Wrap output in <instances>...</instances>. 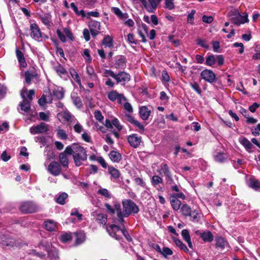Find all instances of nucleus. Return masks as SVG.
<instances>
[{
	"mask_svg": "<svg viewBox=\"0 0 260 260\" xmlns=\"http://www.w3.org/2000/svg\"><path fill=\"white\" fill-rule=\"evenodd\" d=\"M48 131V125L44 122H41L39 124L34 125L29 128V132L31 135L42 134Z\"/></svg>",
	"mask_w": 260,
	"mask_h": 260,
	"instance_id": "9d476101",
	"label": "nucleus"
},
{
	"mask_svg": "<svg viewBox=\"0 0 260 260\" xmlns=\"http://www.w3.org/2000/svg\"><path fill=\"white\" fill-rule=\"evenodd\" d=\"M19 208L24 213H30L37 211L39 207L35 203L28 201L22 203Z\"/></svg>",
	"mask_w": 260,
	"mask_h": 260,
	"instance_id": "0eeeda50",
	"label": "nucleus"
},
{
	"mask_svg": "<svg viewBox=\"0 0 260 260\" xmlns=\"http://www.w3.org/2000/svg\"><path fill=\"white\" fill-rule=\"evenodd\" d=\"M48 171L54 176H58L61 172L60 164L56 161H52L48 167Z\"/></svg>",
	"mask_w": 260,
	"mask_h": 260,
	"instance_id": "ddd939ff",
	"label": "nucleus"
},
{
	"mask_svg": "<svg viewBox=\"0 0 260 260\" xmlns=\"http://www.w3.org/2000/svg\"><path fill=\"white\" fill-rule=\"evenodd\" d=\"M24 76L25 82L28 84H29L31 83L32 79L35 77L34 75L30 73L29 71L26 72Z\"/></svg>",
	"mask_w": 260,
	"mask_h": 260,
	"instance_id": "13d9d810",
	"label": "nucleus"
},
{
	"mask_svg": "<svg viewBox=\"0 0 260 260\" xmlns=\"http://www.w3.org/2000/svg\"><path fill=\"white\" fill-rule=\"evenodd\" d=\"M96 220L101 224H105L107 220V215L103 213L97 215Z\"/></svg>",
	"mask_w": 260,
	"mask_h": 260,
	"instance_id": "09e8293b",
	"label": "nucleus"
},
{
	"mask_svg": "<svg viewBox=\"0 0 260 260\" xmlns=\"http://www.w3.org/2000/svg\"><path fill=\"white\" fill-rule=\"evenodd\" d=\"M54 70L59 76L64 75L67 74L66 69L60 64L54 67Z\"/></svg>",
	"mask_w": 260,
	"mask_h": 260,
	"instance_id": "3c124183",
	"label": "nucleus"
},
{
	"mask_svg": "<svg viewBox=\"0 0 260 260\" xmlns=\"http://www.w3.org/2000/svg\"><path fill=\"white\" fill-rule=\"evenodd\" d=\"M162 178L158 176L154 175L152 177L151 183L154 186H156V185L162 183Z\"/></svg>",
	"mask_w": 260,
	"mask_h": 260,
	"instance_id": "6e6d98bb",
	"label": "nucleus"
},
{
	"mask_svg": "<svg viewBox=\"0 0 260 260\" xmlns=\"http://www.w3.org/2000/svg\"><path fill=\"white\" fill-rule=\"evenodd\" d=\"M214 158L216 161L223 162L226 160L227 156L225 154L219 152L215 155Z\"/></svg>",
	"mask_w": 260,
	"mask_h": 260,
	"instance_id": "37998d69",
	"label": "nucleus"
},
{
	"mask_svg": "<svg viewBox=\"0 0 260 260\" xmlns=\"http://www.w3.org/2000/svg\"><path fill=\"white\" fill-rule=\"evenodd\" d=\"M149 4L147 3L145 9L150 13H153L159 4L156 0H148Z\"/></svg>",
	"mask_w": 260,
	"mask_h": 260,
	"instance_id": "bb28decb",
	"label": "nucleus"
},
{
	"mask_svg": "<svg viewBox=\"0 0 260 260\" xmlns=\"http://www.w3.org/2000/svg\"><path fill=\"white\" fill-rule=\"evenodd\" d=\"M170 203L175 211H178L181 207V202L178 199L170 198Z\"/></svg>",
	"mask_w": 260,
	"mask_h": 260,
	"instance_id": "4c0bfd02",
	"label": "nucleus"
},
{
	"mask_svg": "<svg viewBox=\"0 0 260 260\" xmlns=\"http://www.w3.org/2000/svg\"><path fill=\"white\" fill-rule=\"evenodd\" d=\"M97 192L99 194L104 197L105 200L110 199L112 198L111 192L106 188H101L98 190Z\"/></svg>",
	"mask_w": 260,
	"mask_h": 260,
	"instance_id": "7c9ffc66",
	"label": "nucleus"
},
{
	"mask_svg": "<svg viewBox=\"0 0 260 260\" xmlns=\"http://www.w3.org/2000/svg\"><path fill=\"white\" fill-rule=\"evenodd\" d=\"M39 17L44 25L48 27L51 26L52 16L49 13H46L40 15Z\"/></svg>",
	"mask_w": 260,
	"mask_h": 260,
	"instance_id": "a211bd4d",
	"label": "nucleus"
},
{
	"mask_svg": "<svg viewBox=\"0 0 260 260\" xmlns=\"http://www.w3.org/2000/svg\"><path fill=\"white\" fill-rule=\"evenodd\" d=\"M88 26L92 36L95 37L99 34L101 29L100 22L96 21H91L89 22Z\"/></svg>",
	"mask_w": 260,
	"mask_h": 260,
	"instance_id": "4468645a",
	"label": "nucleus"
},
{
	"mask_svg": "<svg viewBox=\"0 0 260 260\" xmlns=\"http://www.w3.org/2000/svg\"><path fill=\"white\" fill-rule=\"evenodd\" d=\"M68 195L65 192L61 193L56 199V202L60 205L65 204V200L68 198Z\"/></svg>",
	"mask_w": 260,
	"mask_h": 260,
	"instance_id": "8fccbe9b",
	"label": "nucleus"
},
{
	"mask_svg": "<svg viewBox=\"0 0 260 260\" xmlns=\"http://www.w3.org/2000/svg\"><path fill=\"white\" fill-rule=\"evenodd\" d=\"M124 109L128 113H132L133 112V108L131 104L127 101L123 102L122 104Z\"/></svg>",
	"mask_w": 260,
	"mask_h": 260,
	"instance_id": "864d4df0",
	"label": "nucleus"
},
{
	"mask_svg": "<svg viewBox=\"0 0 260 260\" xmlns=\"http://www.w3.org/2000/svg\"><path fill=\"white\" fill-rule=\"evenodd\" d=\"M16 54L17 59L21 66V67L24 68L26 66V62L25 61L23 53L18 50V49L16 50Z\"/></svg>",
	"mask_w": 260,
	"mask_h": 260,
	"instance_id": "cd10ccee",
	"label": "nucleus"
},
{
	"mask_svg": "<svg viewBox=\"0 0 260 260\" xmlns=\"http://www.w3.org/2000/svg\"><path fill=\"white\" fill-rule=\"evenodd\" d=\"M108 171L111 175V180L113 181L117 180L120 176L119 171L112 166L108 167Z\"/></svg>",
	"mask_w": 260,
	"mask_h": 260,
	"instance_id": "f3484780",
	"label": "nucleus"
},
{
	"mask_svg": "<svg viewBox=\"0 0 260 260\" xmlns=\"http://www.w3.org/2000/svg\"><path fill=\"white\" fill-rule=\"evenodd\" d=\"M201 237L205 242H211L213 240V236L212 233L209 231L201 233Z\"/></svg>",
	"mask_w": 260,
	"mask_h": 260,
	"instance_id": "473e14b6",
	"label": "nucleus"
},
{
	"mask_svg": "<svg viewBox=\"0 0 260 260\" xmlns=\"http://www.w3.org/2000/svg\"><path fill=\"white\" fill-rule=\"evenodd\" d=\"M191 211V208L186 204H183L180 208V212L185 217L189 216Z\"/></svg>",
	"mask_w": 260,
	"mask_h": 260,
	"instance_id": "c9c22d12",
	"label": "nucleus"
},
{
	"mask_svg": "<svg viewBox=\"0 0 260 260\" xmlns=\"http://www.w3.org/2000/svg\"><path fill=\"white\" fill-rule=\"evenodd\" d=\"M72 117V116L71 113L68 111H64L58 114V117L59 119L62 118L66 121H70L71 120Z\"/></svg>",
	"mask_w": 260,
	"mask_h": 260,
	"instance_id": "a19ab883",
	"label": "nucleus"
},
{
	"mask_svg": "<svg viewBox=\"0 0 260 260\" xmlns=\"http://www.w3.org/2000/svg\"><path fill=\"white\" fill-rule=\"evenodd\" d=\"M103 44L108 48H112L113 46V41L110 36H106L103 41Z\"/></svg>",
	"mask_w": 260,
	"mask_h": 260,
	"instance_id": "ea45409f",
	"label": "nucleus"
},
{
	"mask_svg": "<svg viewBox=\"0 0 260 260\" xmlns=\"http://www.w3.org/2000/svg\"><path fill=\"white\" fill-rule=\"evenodd\" d=\"M235 209L237 211H245L248 208V205L242 203L241 201H237L234 204Z\"/></svg>",
	"mask_w": 260,
	"mask_h": 260,
	"instance_id": "58836bf2",
	"label": "nucleus"
},
{
	"mask_svg": "<svg viewBox=\"0 0 260 260\" xmlns=\"http://www.w3.org/2000/svg\"><path fill=\"white\" fill-rule=\"evenodd\" d=\"M112 12L117 16L120 19L127 18L128 17L127 13H123L119 8L117 7H112L111 8Z\"/></svg>",
	"mask_w": 260,
	"mask_h": 260,
	"instance_id": "2f4dec72",
	"label": "nucleus"
},
{
	"mask_svg": "<svg viewBox=\"0 0 260 260\" xmlns=\"http://www.w3.org/2000/svg\"><path fill=\"white\" fill-rule=\"evenodd\" d=\"M161 80L162 82H169L170 80V76L166 71L161 72Z\"/></svg>",
	"mask_w": 260,
	"mask_h": 260,
	"instance_id": "0e129e2a",
	"label": "nucleus"
},
{
	"mask_svg": "<svg viewBox=\"0 0 260 260\" xmlns=\"http://www.w3.org/2000/svg\"><path fill=\"white\" fill-rule=\"evenodd\" d=\"M25 93H27V89L23 87L20 94L21 98L23 99V101L20 103L19 106L20 107V110L27 114L31 112L30 103L25 98Z\"/></svg>",
	"mask_w": 260,
	"mask_h": 260,
	"instance_id": "423d86ee",
	"label": "nucleus"
},
{
	"mask_svg": "<svg viewBox=\"0 0 260 260\" xmlns=\"http://www.w3.org/2000/svg\"><path fill=\"white\" fill-rule=\"evenodd\" d=\"M114 79L117 83H120L122 85H124L125 83L128 82L131 79V76L125 72H120L115 75Z\"/></svg>",
	"mask_w": 260,
	"mask_h": 260,
	"instance_id": "9b49d317",
	"label": "nucleus"
},
{
	"mask_svg": "<svg viewBox=\"0 0 260 260\" xmlns=\"http://www.w3.org/2000/svg\"><path fill=\"white\" fill-rule=\"evenodd\" d=\"M86 71L88 75L89 76L90 78L92 80H95L97 79V76L94 72V71L93 68L89 65L87 66L86 67Z\"/></svg>",
	"mask_w": 260,
	"mask_h": 260,
	"instance_id": "79ce46f5",
	"label": "nucleus"
},
{
	"mask_svg": "<svg viewBox=\"0 0 260 260\" xmlns=\"http://www.w3.org/2000/svg\"><path fill=\"white\" fill-rule=\"evenodd\" d=\"M228 16L231 17L232 23L238 26L248 22L247 15L242 16L236 10L230 11Z\"/></svg>",
	"mask_w": 260,
	"mask_h": 260,
	"instance_id": "39448f33",
	"label": "nucleus"
},
{
	"mask_svg": "<svg viewBox=\"0 0 260 260\" xmlns=\"http://www.w3.org/2000/svg\"><path fill=\"white\" fill-rule=\"evenodd\" d=\"M108 99L111 102L117 101L119 104L122 105L123 102L127 101L123 94L118 93L116 90H112L108 93Z\"/></svg>",
	"mask_w": 260,
	"mask_h": 260,
	"instance_id": "6e6552de",
	"label": "nucleus"
},
{
	"mask_svg": "<svg viewBox=\"0 0 260 260\" xmlns=\"http://www.w3.org/2000/svg\"><path fill=\"white\" fill-rule=\"evenodd\" d=\"M123 211L121 210L120 204L116 201L113 202V206H112L109 203H105L106 211L111 215L115 213L117 215L116 223L122 224L124 222V217H127L131 214H135L139 212L138 206L130 199H124L122 202Z\"/></svg>",
	"mask_w": 260,
	"mask_h": 260,
	"instance_id": "f257e3e1",
	"label": "nucleus"
},
{
	"mask_svg": "<svg viewBox=\"0 0 260 260\" xmlns=\"http://www.w3.org/2000/svg\"><path fill=\"white\" fill-rule=\"evenodd\" d=\"M44 226L45 229L49 231H54L57 229L56 223L51 220L45 221Z\"/></svg>",
	"mask_w": 260,
	"mask_h": 260,
	"instance_id": "393cba45",
	"label": "nucleus"
},
{
	"mask_svg": "<svg viewBox=\"0 0 260 260\" xmlns=\"http://www.w3.org/2000/svg\"><path fill=\"white\" fill-rule=\"evenodd\" d=\"M76 239V243L77 244H80L85 240V233L82 231L77 232L75 233Z\"/></svg>",
	"mask_w": 260,
	"mask_h": 260,
	"instance_id": "e433bc0d",
	"label": "nucleus"
},
{
	"mask_svg": "<svg viewBox=\"0 0 260 260\" xmlns=\"http://www.w3.org/2000/svg\"><path fill=\"white\" fill-rule=\"evenodd\" d=\"M138 34L142 39L143 43H146L147 40L146 39V35H148V28L146 24H143L141 27L138 29Z\"/></svg>",
	"mask_w": 260,
	"mask_h": 260,
	"instance_id": "6ab92c4d",
	"label": "nucleus"
},
{
	"mask_svg": "<svg viewBox=\"0 0 260 260\" xmlns=\"http://www.w3.org/2000/svg\"><path fill=\"white\" fill-rule=\"evenodd\" d=\"M3 244L4 245H6L7 246H10V247H19L20 246V243L18 242H16L14 239H6L5 240H3L2 241H0V244Z\"/></svg>",
	"mask_w": 260,
	"mask_h": 260,
	"instance_id": "c85d7f7f",
	"label": "nucleus"
},
{
	"mask_svg": "<svg viewBox=\"0 0 260 260\" xmlns=\"http://www.w3.org/2000/svg\"><path fill=\"white\" fill-rule=\"evenodd\" d=\"M190 86L195 90L198 94H201L202 90L197 82H194L190 83Z\"/></svg>",
	"mask_w": 260,
	"mask_h": 260,
	"instance_id": "69168bd1",
	"label": "nucleus"
},
{
	"mask_svg": "<svg viewBox=\"0 0 260 260\" xmlns=\"http://www.w3.org/2000/svg\"><path fill=\"white\" fill-rule=\"evenodd\" d=\"M114 66L116 68L123 69L126 67V60L125 56L118 55L114 58Z\"/></svg>",
	"mask_w": 260,
	"mask_h": 260,
	"instance_id": "dca6fc26",
	"label": "nucleus"
},
{
	"mask_svg": "<svg viewBox=\"0 0 260 260\" xmlns=\"http://www.w3.org/2000/svg\"><path fill=\"white\" fill-rule=\"evenodd\" d=\"M115 75L116 74L112 70L106 69L104 70L103 75L106 77H111L114 79Z\"/></svg>",
	"mask_w": 260,
	"mask_h": 260,
	"instance_id": "774afa93",
	"label": "nucleus"
},
{
	"mask_svg": "<svg viewBox=\"0 0 260 260\" xmlns=\"http://www.w3.org/2000/svg\"><path fill=\"white\" fill-rule=\"evenodd\" d=\"M64 152L69 155L72 154L76 166H80L82 162L87 159V155L85 149L78 144L74 143L66 147Z\"/></svg>",
	"mask_w": 260,
	"mask_h": 260,
	"instance_id": "f03ea898",
	"label": "nucleus"
},
{
	"mask_svg": "<svg viewBox=\"0 0 260 260\" xmlns=\"http://www.w3.org/2000/svg\"><path fill=\"white\" fill-rule=\"evenodd\" d=\"M94 117L99 121L102 122L104 120V116L102 115V113L99 110H95L94 112Z\"/></svg>",
	"mask_w": 260,
	"mask_h": 260,
	"instance_id": "338daca9",
	"label": "nucleus"
},
{
	"mask_svg": "<svg viewBox=\"0 0 260 260\" xmlns=\"http://www.w3.org/2000/svg\"><path fill=\"white\" fill-rule=\"evenodd\" d=\"M67 153L64 151V152L61 153L59 155V158L60 164L63 167L68 168L69 165V160L66 155Z\"/></svg>",
	"mask_w": 260,
	"mask_h": 260,
	"instance_id": "f704fd0d",
	"label": "nucleus"
},
{
	"mask_svg": "<svg viewBox=\"0 0 260 260\" xmlns=\"http://www.w3.org/2000/svg\"><path fill=\"white\" fill-rule=\"evenodd\" d=\"M164 257H167L169 255L173 254V251L168 247H164L160 252Z\"/></svg>",
	"mask_w": 260,
	"mask_h": 260,
	"instance_id": "5fc2aeb1",
	"label": "nucleus"
},
{
	"mask_svg": "<svg viewBox=\"0 0 260 260\" xmlns=\"http://www.w3.org/2000/svg\"><path fill=\"white\" fill-rule=\"evenodd\" d=\"M57 135L58 137L62 140H66L68 139V135L63 129L60 128L57 129Z\"/></svg>",
	"mask_w": 260,
	"mask_h": 260,
	"instance_id": "4d7b16f0",
	"label": "nucleus"
},
{
	"mask_svg": "<svg viewBox=\"0 0 260 260\" xmlns=\"http://www.w3.org/2000/svg\"><path fill=\"white\" fill-rule=\"evenodd\" d=\"M248 186L256 191H260V181L254 178H250Z\"/></svg>",
	"mask_w": 260,
	"mask_h": 260,
	"instance_id": "b1692460",
	"label": "nucleus"
},
{
	"mask_svg": "<svg viewBox=\"0 0 260 260\" xmlns=\"http://www.w3.org/2000/svg\"><path fill=\"white\" fill-rule=\"evenodd\" d=\"M115 126L118 131H120L123 127L118 119L116 118L112 119V126Z\"/></svg>",
	"mask_w": 260,
	"mask_h": 260,
	"instance_id": "bf43d9fd",
	"label": "nucleus"
},
{
	"mask_svg": "<svg viewBox=\"0 0 260 260\" xmlns=\"http://www.w3.org/2000/svg\"><path fill=\"white\" fill-rule=\"evenodd\" d=\"M39 247L41 248L42 247L47 252L50 260L59 259L58 251L55 247L52 246L50 242L45 239L43 240L40 242Z\"/></svg>",
	"mask_w": 260,
	"mask_h": 260,
	"instance_id": "20e7f679",
	"label": "nucleus"
},
{
	"mask_svg": "<svg viewBox=\"0 0 260 260\" xmlns=\"http://www.w3.org/2000/svg\"><path fill=\"white\" fill-rule=\"evenodd\" d=\"M71 216H75L77 218V221H80L82 220V214L79 213L77 209H73L71 212Z\"/></svg>",
	"mask_w": 260,
	"mask_h": 260,
	"instance_id": "e2e57ef3",
	"label": "nucleus"
},
{
	"mask_svg": "<svg viewBox=\"0 0 260 260\" xmlns=\"http://www.w3.org/2000/svg\"><path fill=\"white\" fill-rule=\"evenodd\" d=\"M189 216L190 220L193 222H198L200 220V214L197 210H192Z\"/></svg>",
	"mask_w": 260,
	"mask_h": 260,
	"instance_id": "72a5a7b5",
	"label": "nucleus"
},
{
	"mask_svg": "<svg viewBox=\"0 0 260 260\" xmlns=\"http://www.w3.org/2000/svg\"><path fill=\"white\" fill-rule=\"evenodd\" d=\"M175 243L176 245L179 247V248L186 252H188L189 251L188 249L186 247V246L183 243V242L179 239H176L175 240Z\"/></svg>",
	"mask_w": 260,
	"mask_h": 260,
	"instance_id": "de8ad7c7",
	"label": "nucleus"
},
{
	"mask_svg": "<svg viewBox=\"0 0 260 260\" xmlns=\"http://www.w3.org/2000/svg\"><path fill=\"white\" fill-rule=\"evenodd\" d=\"M181 235L184 241L187 243L189 247L192 249L193 246L191 241L190 236L188 230L186 229L183 230L181 232Z\"/></svg>",
	"mask_w": 260,
	"mask_h": 260,
	"instance_id": "a878e982",
	"label": "nucleus"
},
{
	"mask_svg": "<svg viewBox=\"0 0 260 260\" xmlns=\"http://www.w3.org/2000/svg\"><path fill=\"white\" fill-rule=\"evenodd\" d=\"M71 7L77 15L79 16H82V17H84L85 16L84 10L82 9L80 11H79L78 7L75 3H72L71 4Z\"/></svg>",
	"mask_w": 260,
	"mask_h": 260,
	"instance_id": "603ef678",
	"label": "nucleus"
},
{
	"mask_svg": "<svg viewBox=\"0 0 260 260\" xmlns=\"http://www.w3.org/2000/svg\"><path fill=\"white\" fill-rule=\"evenodd\" d=\"M109 156L111 160L114 162H118L122 159L121 154L116 151H111L109 154Z\"/></svg>",
	"mask_w": 260,
	"mask_h": 260,
	"instance_id": "c756f323",
	"label": "nucleus"
},
{
	"mask_svg": "<svg viewBox=\"0 0 260 260\" xmlns=\"http://www.w3.org/2000/svg\"><path fill=\"white\" fill-rule=\"evenodd\" d=\"M158 172L161 175L164 174L165 176L167 177L168 180H171L172 181L171 173L170 172L169 167L166 164H163L161 165Z\"/></svg>",
	"mask_w": 260,
	"mask_h": 260,
	"instance_id": "412c9836",
	"label": "nucleus"
},
{
	"mask_svg": "<svg viewBox=\"0 0 260 260\" xmlns=\"http://www.w3.org/2000/svg\"><path fill=\"white\" fill-rule=\"evenodd\" d=\"M150 113L151 111L146 106H142L140 108V115L141 118L144 120H146L148 119L150 115Z\"/></svg>",
	"mask_w": 260,
	"mask_h": 260,
	"instance_id": "4be33fe9",
	"label": "nucleus"
},
{
	"mask_svg": "<svg viewBox=\"0 0 260 260\" xmlns=\"http://www.w3.org/2000/svg\"><path fill=\"white\" fill-rule=\"evenodd\" d=\"M30 36L35 40L39 41L42 37V32L39 26L36 23L31 24L30 25Z\"/></svg>",
	"mask_w": 260,
	"mask_h": 260,
	"instance_id": "f8f14e48",
	"label": "nucleus"
},
{
	"mask_svg": "<svg viewBox=\"0 0 260 260\" xmlns=\"http://www.w3.org/2000/svg\"><path fill=\"white\" fill-rule=\"evenodd\" d=\"M119 224L120 226H117L114 224H111L107 228V231L110 236L116 240L120 241L122 239L121 235H123L128 241H132V239L125 230L124 223H123V224Z\"/></svg>",
	"mask_w": 260,
	"mask_h": 260,
	"instance_id": "7ed1b4c3",
	"label": "nucleus"
},
{
	"mask_svg": "<svg viewBox=\"0 0 260 260\" xmlns=\"http://www.w3.org/2000/svg\"><path fill=\"white\" fill-rule=\"evenodd\" d=\"M72 239V235L71 233H65L62 234L60 237L61 241L63 243H66L71 240Z\"/></svg>",
	"mask_w": 260,
	"mask_h": 260,
	"instance_id": "052dcab7",
	"label": "nucleus"
},
{
	"mask_svg": "<svg viewBox=\"0 0 260 260\" xmlns=\"http://www.w3.org/2000/svg\"><path fill=\"white\" fill-rule=\"evenodd\" d=\"M215 63V55H209L206 58L205 64L208 66H212Z\"/></svg>",
	"mask_w": 260,
	"mask_h": 260,
	"instance_id": "49530a36",
	"label": "nucleus"
},
{
	"mask_svg": "<svg viewBox=\"0 0 260 260\" xmlns=\"http://www.w3.org/2000/svg\"><path fill=\"white\" fill-rule=\"evenodd\" d=\"M71 98L73 103L77 108H80L83 106L82 101L79 97L72 94L71 95Z\"/></svg>",
	"mask_w": 260,
	"mask_h": 260,
	"instance_id": "a18cd8bd",
	"label": "nucleus"
},
{
	"mask_svg": "<svg viewBox=\"0 0 260 260\" xmlns=\"http://www.w3.org/2000/svg\"><path fill=\"white\" fill-rule=\"evenodd\" d=\"M216 246L221 249H224L229 246V243L223 237H217L215 238Z\"/></svg>",
	"mask_w": 260,
	"mask_h": 260,
	"instance_id": "aec40b11",
	"label": "nucleus"
},
{
	"mask_svg": "<svg viewBox=\"0 0 260 260\" xmlns=\"http://www.w3.org/2000/svg\"><path fill=\"white\" fill-rule=\"evenodd\" d=\"M239 142L241 145H242L246 150L249 153H251V149L253 147L251 143L245 137L241 138L239 139Z\"/></svg>",
	"mask_w": 260,
	"mask_h": 260,
	"instance_id": "5701e85b",
	"label": "nucleus"
},
{
	"mask_svg": "<svg viewBox=\"0 0 260 260\" xmlns=\"http://www.w3.org/2000/svg\"><path fill=\"white\" fill-rule=\"evenodd\" d=\"M70 74L74 81H75L79 85H81L80 78L77 72L75 70H72L70 71Z\"/></svg>",
	"mask_w": 260,
	"mask_h": 260,
	"instance_id": "c03bdc74",
	"label": "nucleus"
},
{
	"mask_svg": "<svg viewBox=\"0 0 260 260\" xmlns=\"http://www.w3.org/2000/svg\"><path fill=\"white\" fill-rule=\"evenodd\" d=\"M178 193H173L171 194L170 196V198L175 199H178V198H180L182 200H185L186 199V196L185 194L182 192H179Z\"/></svg>",
	"mask_w": 260,
	"mask_h": 260,
	"instance_id": "680f3d73",
	"label": "nucleus"
},
{
	"mask_svg": "<svg viewBox=\"0 0 260 260\" xmlns=\"http://www.w3.org/2000/svg\"><path fill=\"white\" fill-rule=\"evenodd\" d=\"M200 75L202 79L211 84L215 82L216 80L215 74L211 70H204Z\"/></svg>",
	"mask_w": 260,
	"mask_h": 260,
	"instance_id": "1a4fd4ad",
	"label": "nucleus"
},
{
	"mask_svg": "<svg viewBox=\"0 0 260 260\" xmlns=\"http://www.w3.org/2000/svg\"><path fill=\"white\" fill-rule=\"evenodd\" d=\"M129 145L134 147H138L141 142V138L137 134H134L128 136L127 139Z\"/></svg>",
	"mask_w": 260,
	"mask_h": 260,
	"instance_id": "2eb2a0df",
	"label": "nucleus"
}]
</instances>
